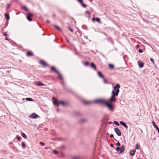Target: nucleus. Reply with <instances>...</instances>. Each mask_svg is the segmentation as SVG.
I'll return each mask as SVG.
<instances>
[{"label":"nucleus","mask_w":159,"mask_h":159,"mask_svg":"<svg viewBox=\"0 0 159 159\" xmlns=\"http://www.w3.org/2000/svg\"><path fill=\"white\" fill-rule=\"evenodd\" d=\"M113 90L111 92V96L109 100V101L112 102H115L116 101L115 97H116L120 92L119 89L120 88V86L119 84H117L116 86H114Z\"/></svg>","instance_id":"obj_1"},{"label":"nucleus","mask_w":159,"mask_h":159,"mask_svg":"<svg viewBox=\"0 0 159 159\" xmlns=\"http://www.w3.org/2000/svg\"><path fill=\"white\" fill-rule=\"evenodd\" d=\"M107 102V100L102 98L95 100L94 101L95 103L100 104L102 106H105Z\"/></svg>","instance_id":"obj_2"},{"label":"nucleus","mask_w":159,"mask_h":159,"mask_svg":"<svg viewBox=\"0 0 159 159\" xmlns=\"http://www.w3.org/2000/svg\"><path fill=\"white\" fill-rule=\"evenodd\" d=\"M52 100L53 104L57 106H58L59 104H61L63 106H65L66 105V103L64 102L63 101L59 102L55 98H52Z\"/></svg>","instance_id":"obj_3"},{"label":"nucleus","mask_w":159,"mask_h":159,"mask_svg":"<svg viewBox=\"0 0 159 159\" xmlns=\"http://www.w3.org/2000/svg\"><path fill=\"white\" fill-rule=\"evenodd\" d=\"M125 149V146L124 145H122L121 146V148L119 147H117L116 148V150L117 151L118 154H120L124 152Z\"/></svg>","instance_id":"obj_4"},{"label":"nucleus","mask_w":159,"mask_h":159,"mask_svg":"<svg viewBox=\"0 0 159 159\" xmlns=\"http://www.w3.org/2000/svg\"><path fill=\"white\" fill-rule=\"evenodd\" d=\"M108 109L111 111H113L114 110V107L112 104L107 102L105 105Z\"/></svg>","instance_id":"obj_5"},{"label":"nucleus","mask_w":159,"mask_h":159,"mask_svg":"<svg viewBox=\"0 0 159 159\" xmlns=\"http://www.w3.org/2000/svg\"><path fill=\"white\" fill-rule=\"evenodd\" d=\"M26 11L28 13L27 15L26 16L27 19L30 21H31L32 20V19L31 18V17L33 16V14L32 13H30L29 12H28L29 11Z\"/></svg>","instance_id":"obj_6"},{"label":"nucleus","mask_w":159,"mask_h":159,"mask_svg":"<svg viewBox=\"0 0 159 159\" xmlns=\"http://www.w3.org/2000/svg\"><path fill=\"white\" fill-rule=\"evenodd\" d=\"M114 131L116 133V134L118 136H120L121 135V133L120 130L118 128H115L114 129Z\"/></svg>","instance_id":"obj_7"},{"label":"nucleus","mask_w":159,"mask_h":159,"mask_svg":"<svg viewBox=\"0 0 159 159\" xmlns=\"http://www.w3.org/2000/svg\"><path fill=\"white\" fill-rule=\"evenodd\" d=\"M39 63L41 64V65H43L44 67L45 66H49L43 60H41L39 62Z\"/></svg>","instance_id":"obj_8"},{"label":"nucleus","mask_w":159,"mask_h":159,"mask_svg":"<svg viewBox=\"0 0 159 159\" xmlns=\"http://www.w3.org/2000/svg\"><path fill=\"white\" fill-rule=\"evenodd\" d=\"M92 20L93 22H94L95 20L98 23H100V19L98 17H97L95 18L94 17H93L92 18Z\"/></svg>","instance_id":"obj_9"},{"label":"nucleus","mask_w":159,"mask_h":159,"mask_svg":"<svg viewBox=\"0 0 159 159\" xmlns=\"http://www.w3.org/2000/svg\"><path fill=\"white\" fill-rule=\"evenodd\" d=\"M38 116V115L35 113H33L30 116V117L34 118H36Z\"/></svg>","instance_id":"obj_10"},{"label":"nucleus","mask_w":159,"mask_h":159,"mask_svg":"<svg viewBox=\"0 0 159 159\" xmlns=\"http://www.w3.org/2000/svg\"><path fill=\"white\" fill-rule=\"evenodd\" d=\"M120 124L124 127H125L126 129H127L128 128V126L125 123V122L122 121H120Z\"/></svg>","instance_id":"obj_11"},{"label":"nucleus","mask_w":159,"mask_h":159,"mask_svg":"<svg viewBox=\"0 0 159 159\" xmlns=\"http://www.w3.org/2000/svg\"><path fill=\"white\" fill-rule=\"evenodd\" d=\"M26 55L27 57H30L33 56L34 54L32 52L30 51H29L27 53Z\"/></svg>","instance_id":"obj_12"},{"label":"nucleus","mask_w":159,"mask_h":159,"mask_svg":"<svg viewBox=\"0 0 159 159\" xmlns=\"http://www.w3.org/2000/svg\"><path fill=\"white\" fill-rule=\"evenodd\" d=\"M138 64L139 65V66L141 68L143 67L144 66V63L143 62L140 61H138Z\"/></svg>","instance_id":"obj_13"},{"label":"nucleus","mask_w":159,"mask_h":159,"mask_svg":"<svg viewBox=\"0 0 159 159\" xmlns=\"http://www.w3.org/2000/svg\"><path fill=\"white\" fill-rule=\"evenodd\" d=\"M50 69L52 71H54V72L56 73H58V71L57 70L56 68L54 66L51 67Z\"/></svg>","instance_id":"obj_14"},{"label":"nucleus","mask_w":159,"mask_h":159,"mask_svg":"<svg viewBox=\"0 0 159 159\" xmlns=\"http://www.w3.org/2000/svg\"><path fill=\"white\" fill-rule=\"evenodd\" d=\"M98 76L101 78H104V75L102 74V73L100 71H98Z\"/></svg>","instance_id":"obj_15"},{"label":"nucleus","mask_w":159,"mask_h":159,"mask_svg":"<svg viewBox=\"0 0 159 159\" xmlns=\"http://www.w3.org/2000/svg\"><path fill=\"white\" fill-rule=\"evenodd\" d=\"M90 66L91 68H93L94 70H95L96 69V65L93 62L91 63Z\"/></svg>","instance_id":"obj_16"},{"label":"nucleus","mask_w":159,"mask_h":159,"mask_svg":"<svg viewBox=\"0 0 159 159\" xmlns=\"http://www.w3.org/2000/svg\"><path fill=\"white\" fill-rule=\"evenodd\" d=\"M87 121V120L85 118H82L80 121L79 122L81 123H83Z\"/></svg>","instance_id":"obj_17"},{"label":"nucleus","mask_w":159,"mask_h":159,"mask_svg":"<svg viewBox=\"0 0 159 159\" xmlns=\"http://www.w3.org/2000/svg\"><path fill=\"white\" fill-rule=\"evenodd\" d=\"M5 16L7 20H9L10 19V16L8 13H6L5 14Z\"/></svg>","instance_id":"obj_18"},{"label":"nucleus","mask_w":159,"mask_h":159,"mask_svg":"<svg viewBox=\"0 0 159 159\" xmlns=\"http://www.w3.org/2000/svg\"><path fill=\"white\" fill-rule=\"evenodd\" d=\"M62 85L63 86L64 88L66 90H68L67 86L66 84L64 82H62Z\"/></svg>","instance_id":"obj_19"},{"label":"nucleus","mask_w":159,"mask_h":159,"mask_svg":"<svg viewBox=\"0 0 159 159\" xmlns=\"http://www.w3.org/2000/svg\"><path fill=\"white\" fill-rule=\"evenodd\" d=\"M54 28L57 30L58 31H61V30L60 28L57 25H54Z\"/></svg>","instance_id":"obj_20"},{"label":"nucleus","mask_w":159,"mask_h":159,"mask_svg":"<svg viewBox=\"0 0 159 159\" xmlns=\"http://www.w3.org/2000/svg\"><path fill=\"white\" fill-rule=\"evenodd\" d=\"M36 84L37 85L40 86H43L44 85V84H43V83L40 81L38 82L37 83H36Z\"/></svg>","instance_id":"obj_21"},{"label":"nucleus","mask_w":159,"mask_h":159,"mask_svg":"<svg viewBox=\"0 0 159 159\" xmlns=\"http://www.w3.org/2000/svg\"><path fill=\"white\" fill-rule=\"evenodd\" d=\"M136 151V150H135L131 151L130 153V155L132 156H134V155L135 154Z\"/></svg>","instance_id":"obj_22"},{"label":"nucleus","mask_w":159,"mask_h":159,"mask_svg":"<svg viewBox=\"0 0 159 159\" xmlns=\"http://www.w3.org/2000/svg\"><path fill=\"white\" fill-rule=\"evenodd\" d=\"M59 76V78L61 80H63V78L61 74L58 72V73H57Z\"/></svg>","instance_id":"obj_23"},{"label":"nucleus","mask_w":159,"mask_h":159,"mask_svg":"<svg viewBox=\"0 0 159 159\" xmlns=\"http://www.w3.org/2000/svg\"><path fill=\"white\" fill-rule=\"evenodd\" d=\"M109 67L110 69H113L114 68V66L112 64H109Z\"/></svg>","instance_id":"obj_24"},{"label":"nucleus","mask_w":159,"mask_h":159,"mask_svg":"<svg viewBox=\"0 0 159 159\" xmlns=\"http://www.w3.org/2000/svg\"><path fill=\"white\" fill-rule=\"evenodd\" d=\"M26 100L28 101H34V100H33L32 98H27L25 99Z\"/></svg>","instance_id":"obj_25"},{"label":"nucleus","mask_w":159,"mask_h":159,"mask_svg":"<svg viewBox=\"0 0 159 159\" xmlns=\"http://www.w3.org/2000/svg\"><path fill=\"white\" fill-rule=\"evenodd\" d=\"M84 102L86 105H89L91 103V102L87 101H84Z\"/></svg>","instance_id":"obj_26"},{"label":"nucleus","mask_w":159,"mask_h":159,"mask_svg":"<svg viewBox=\"0 0 159 159\" xmlns=\"http://www.w3.org/2000/svg\"><path fill=\"white\" fill-rule=\"evenodd\" d=\"M21 8L23 10H28V8L25 6H22L21 7Z\"/></svg>","instance_id":"obj_27"},{"label":"nucleus","mask_w":159,"mask_h":159,"mask_svg":"<svg viewBox=\"0 0 159 159\" xmlns=\"http://www.w3.org/2000/svg\"><path fill=\"white\" fill-rule=\"evenodd\" d=\"M113 123L115 125L118 126H119L120 125L119 123L117 121H114L113 122Z\"/></svg>","instance_id":"obj_28"},{"label":"nucleus","mask_w":159,"mask_h":159,"mask_svg":"<svg viewBox=\"0 0 159 159\" xmlns=\"http://www.w3.org/2000/svg\"><path fill=\"white\" fill-rule=\"evenodd\" d=\"M21 135L24 138H27L26 135L24 133H22Z\"/></svg>","instance_id":"obj_29"},{"label":"nucleus","mask_w":159,"mask_h":159,"mask_svg":"<svg viewBox=\"0 0 159 159\" xmlns=\"http://www.w3.org/2000/svg\"><path fill=\"white\" fill-rule=\"evenodd\" d=\"M52 152L54 154H57L59 153L58 152L55 150H53Z\"/></svg>","instance_id":"obj_30"},{"label":"nucleus","mask_w":159,"mask_h":159,"mask_svg":"<svg viewBox=\"0 0 159 159\" xmlns=\"http://www.w3.org/2000/svg\"><path fill=\"white\" fill-rule=\"evenodd\" d=\"M81 5L84 7H86L87 6V5L83 3V2L81 4Z\"/></svg>","instance_id":"obj_31"},{"label":"nucleus","mask_w":159,"mask_h":159,"mask_svg":"<svg viewBox=\"0 0 159 159\" xmlns=\"http://www.w3.org/2000/svg\"><path fill=\"white\" fill-rule=\"evenodd\" d=\"M150 59L151 62L153 63V64L154 65H155V63L154 62L153 59L152 58H150Z\"/></svg>","instance_id":"obj_32"},{"label":"nucleus","mask_w":159,"mask_h":159,"mask_svg":"<svg viewBox=\"0 0 159 159\" xmlns=\"http://www.w3.org/2000/svg\"><path fill=\"white\" fill-rule=\"evenodd\" d=\"M135 148L136 149H137V150H139V145L138 144H137L136 145Z\"/></svg>","instance_id":"obj_33"},{"label":"nucleus","mask_w":159,"mask_h":159,"mask_svg":"<svg viewBox=\"0 0 159 159\" xmlns=\"http://www.w3.org/2000/svg\"><path fill=\"white\" fill-rule=\"evenodd\" d=\"M89 62L88 61H86L84 63V65L86 66H88L89 65Z\"/></svg>","instance_id":"obj_34"},{"label":"nucleus","mask_w":159,"mask_h":159,"mask_svg":"<svg viewBox=\"0 0 159 159\" xmlns=\"http://www.w3.org/2000/svg\"><path fill=\"white\" fill-rule=\"evenodd\" d=\"M21 145L22 147L23 148H24L25 147V143L24 142H22L21 143Z\"/></svg>","instance_id":"obj_35"},{"label":"nucleus","mask_w":159,"mask_h":159,"mask_svg":"<svg viewBox=\"0 0 159 159\" xmlns=\"http://www.w3.org/2000/svg\"><path fill=\"white\" fill-rule=\"evenodd\" d=\"M75 115H78V116H79V115H81V114L80 112H76L75 113Z\"/></svg>","instance_id":"obj_36"},{"label":"nucleus","mask_w":159,"mask_h":159,"mask_svg":"<svg viewBox=\"0 0 159 159\" xmlns=\"http://www.w3.org/2000/svg\"><path fill=\"white\" fill-rule=\"evenodd\" d=\"M103 79V81L104 83L106 84H108V82L104 78H102Z\"/></svg>","instance_id":"obj_37"},{"label":"nucleus","mask_w":159,"mask_h":159,"mask_svg":"<svg viewBox=\"0 0 159 159\" xmlns=\"http://www.w3.org/2000/svg\"><path fill=\"white\" fill-rule=\"evenodd\" d=\"M116 145L117 147H119L120 146V144L119 141H117V143H116Z\"/></svg>","instance_id":"obj_38"},{"label":"nucleus","mask_w":159,"mask_h":159,"mask_svg":"<svg viewBox=\"0 0 159 159\" xmlns=\"http://www.w3.org/2000/svg\"><path fill=\"white\" fill-rule=\"evenodd\" d=\"M68 28L69 30H70L71 32H73V30L70 28V26H68Z\"/></svg>","instance_id":"obj_39"},{"label":"nucleus","mask_w":159,"mask_h":159,"mask_svg":"<svg viewBox=\"0 0 159 159\" xmlns=\"http://www.w3.org/2000/svg\"><path fill=\"white\" fill-rule=\"evenodd\" d=\"M10 6H11V4H8L7 6V7H6V9H7L8 8H9L10 7Z\"/></svg>","instance_id":"obj_40"},{"label":"nucleus","mask_w":159,"mask_h":159,"mask_svg":"<svg viewBox=\"0 0 159 159\" xmlns=\"http://www.w3.org/2000/svg\"><path fill=\"white\" fill-rule=\"evenodd\" d=\"M139 53H142L143 52V50L141 49H139L138 50Z\"/></svg>","instance_id":"obj_41"},{"label":"nucleus","mask_w":159,"mask_h":159,"mask_svg":"<svg viewBox=\"0 0 159 159\" xmlns=\"http://www.w3.org/2000/svg\"><path fill=\"white\" fill-rule=\"evenodd\" d=\"M72 159H80L78 157H72Z\"/></svg>","instance_id":"obj_42"},{"label":"nucleus","mask_w":159,"mask_h":159,"mask_svg":"<svg viewBox=\"0 0 159 159\" xmlns=\"http://www.w3.org/2000/svg\"><path fill=\"white\" fill-rule=\"evenodd\" d=\"M78 1L80 4L83 2V0H77Z\"/></svg>","instance_id":"obj_43"},{"label":"nucleus","mask_w":159,"mask_h":159,"mask_svg":"<svg viewBox=\"0 0 159 159\" xmlns=\"http://www.w3.org/2000/svg\"><path fill=\"white\" fill-rule=\"evenodd\" d=\"M16 138H17L18 141H20V139L21 138V137H16Z\"/></svg>","instance_id":"obj_44"},{"label":"nucleus","mask_w":159,"mask_h":159,"mask_svg":"<svg viewBox=\"0 0 159 159\" xmlns=\"http://www.w3.org/2000/svg\"><path fill=\"white\" fill-rule=\"evenodd\" d=\"M40 143L42 146H44L45 145L44 143L43 142H40Z\"/></svg>","instance_id":"obj_45"},{"label":"nucleus","mask_w":159,"mask_h":159,"mask_svg":"<svg viewBox=\"0 0 159 159\" xmlns=\"http://www.w3.org/2000/svg\"><path fill=\"white\" fill-rule=\"evenodd\" d=\"M140 47V45L139 44H137L136 46V48L137 49H138V48H139Z\"/></svg>","instance_id":"obj_46"},{"label":"nucleus","mask_w":159,"mask_h":159,"mask_svg":"<svg viewBox=\"0 0 159 159\" xmlns=\"http://www.w3.org/2000/svg\"><path fill=\"white\" fill-rule=\"evenodd\" d=\"M110 146H111V147H112V148H114V149H115V148L114 147V145H113V144H110Z\"/></svg>","instance_id":"obj_47"},{"label":"nucleus","mask_w":159,"mask_h":159,"mask_svg":"<svg viewBox=\"0 0 159 159\" xmlns=\"http://www.w3.org/2000/svg\"><path fill=\"white\" fill-rule=\"evenodd\" d=\"M7 32H6L5 33H4V36H7Z\"/></svg>","instance_id":"obj_48"},{"label":"nucleus","mask_w":159,"mask_h":159,"mask_svg":"<svg viewBox=\"0 0 159 159\" xmlns=\"http://www.w3.org/2000/svg\"><path fill=\"white\" fill-rule=\"evenodd\" d=\"M110 137L111 138H113L114 137V135L113 134H110Z\"/></svg>","instance_id":"obj_49"},{"label":"nucleus","mask_w":159,"mask_h":159,"mask_svg":"<svg viewBox=\"0 0 159 159\" xmlns=\"http://www.w3.org/2000/svg\"><path fill=\"white\" fill-rule=\"evenodd\" d=\"M111 43L112 44H114V42H113V41L112 40H111Z\"/></svg>","instance_id":"obj_50"},{"label":"nucleus","mask_w":159,"mask_h":159,"mask_svg":"<svg viewBox=\"0 0 159 159\" xmlns=\"http://www.w3.org/2000/svg\"><path fill=\"white\" fill-rule=\"evenodd\" d=\"M50 21L48 20H46V22L48 23H50Z\"/></svg>","instance_id":"obj_51"},{"label":"nucleus","mask_w":159,"mask_h":159,"mask_svg":"<svg viewBox=\"0 0 159 159\" xmlns=\"http://www.w3.org/2000/svg\"><path fill=\"white\" fill-rule=\"evenodd\" d=\"M86 13H88V14H90L89 12V11H86Z\"/></svg>","instance_id":"obj_52"},{"label":"nucleus","mask_w":159,"mask_h":159,"mask_svg":"<svg viewBox=\"0 0 159 159\" xmlns=\"http://www.w3.org/2000/svg\"><path fill=\"white\" fill-rule=\"evenodd\" d=\"M9 70H7L6 71V73L7 74V73H9Z\"/></svg>","instance_id":"obj_53"},{"label":"nucleus","mask_w":159,"mask_h":159,"mask_svg":"<svg viewBox=\"0 0 159 159\" xmlns=\"http://www.w3.org/2000/svg\"><path fill=\"white\" fill-rule=\"evenodd\" d=\"M13 43L15 44V45L16 44V43L15 42H13Z\"/></svg>","instance_id":"obj_54"},{"label":"nucleus","mask_w":159,"mask_h":159,"mask_svg":"<svg viewBox=\"0 0 159 159\" xmlns=\"http://www.w3.org/2000/svg\"><path fill=\"white\" fill-rule=\"evenodd\" d=\"M114 139L115 141H117H117H118L117 140H116V139Z\"/></svg>","instance_id":"obj_55"},{"label":"nucleus","mask_w":159,"mask_h":159,"mask_svg":"<svg viewBox=\"0 0 159 159\" xmlns=\"http://www.w3.org/2000/svg\"><path fill=\"white\" fill-rule=\"evenodd\" d=\"M53 17H55V14H53Z\"/></svg>","instance_id":"obj_56"},{"label":"nucleus","mask_w":159,"mask_h":159,"mask_svg":"<svg viewBox=\"0 0 159 159\" xmlns=\"http://www.w3.org/2000/svg\"><path fill=\"white\" fill-rule=\"evenodd\" d=\"M5 39H6V40H8V39H7V37H6V38H5Z\"/></svg>","instance_id":"obj_57"},{"label":"nucleus","mask_w":159,"mask_h":159,"mask_svg":"<svg viewBox=\"0 0 159 159\" xmlns=\"http://www.w3.org/2000/svg\"><path fill=\"white\" fill-rule=\"evenodd\" d=\"M112 123V122H110L109 123V124H110V123Z\"/></svg>","instance_id":"obj_58"},{"label":"nucleus","mask_w":159,"mask_h":159,"mask_svg":"<svg viewBox=\"0 0 159 159\" xmlns=\"http://www.w3.org/2000/svg\"><path fill=\"white\" fill-rule=\"evenodd\" d=\"M7 25H6V26L4 28H6V27L7 26Z\"/></svg>","instance_id":"obj_59"},{"label":"nucleus","mask_w":159,"mask_h":159,"mask_svg":"<svg viewBox=\"0 0 159 159\" xmlns=\"http://www.w3.org/2000/svg\"><path fill=\"white\" fill-rule=\"evenodd\" d=\"M141 132H143V131H142V130H141Z\"/></svg>","instance_id":"obj_60"}]
</instances>
